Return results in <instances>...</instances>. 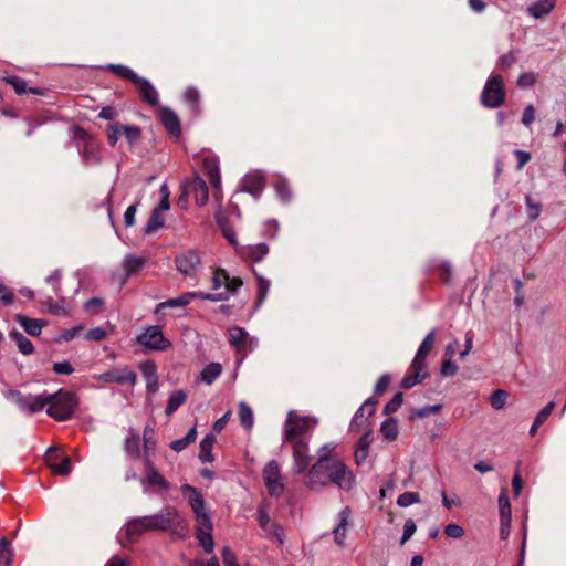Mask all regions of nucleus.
<instances>
[{"label":"nucleus","mask_w":566,"mask_h":566,"mask_svg":"<svg viewBox=\"0 0 566 566\" xmlns=\"http://www.w3.org/2000/svg\"><path fill=\"white\" fill-rule=\"evenodd\" d=\"M507 397L509 394L504 389L494 390L490 397L491 407L495 410L502 409L506 402Z\"/></svg>","instance_id":"603ef678"},{"label":"nucleus","mask_w":566,"mask_h":566,"mask_svg":"<svg viewBox=\"0 0 566 566\" xmlns=\"http://www.w3.org/2000/svg\"><path fill=\"white\" fill-rule=\"evenodd\" d=\"M216 442V436L208 433L200 441L199 459L202 463H210L214 460L212 454V448Z\"/></svg>","instance_id":"c756f323"},{"label":"nucleus","mask_w":566,"mask_h":566,"mask_svg":"<svg viewBox=\"0 0 566 566\" xmlns=\"http://www.w3.org/2000/svg\"><path fill=\"white\" fill-rule=\"evenodd\" d=\"M434 335H436L434 331L429 332L428 335L422 340V343L420 344V346L416 353V356L412 360L415 368L426 367L424 360H426L428 353L431 350V348L433 346Z\"/></svg>","instance_id":"bb28decb"},{"label":"nucleus","mask_w":566,"mask_h":566,"mask_svg":"<svg viewBox=\"0 0 566 566\" xmlns=\"http://www.w3.org/2000/svg\"><path fill=\"white\" fill-rule=\"evenodd\" d=\"M222 371V367L219 363L208 364L200 373V379L207 385H211Z\"/></svg>","instance_id":"c9c22d12"},{"label":"nucleus","mask_w":566,"mask_h":566,"mask_svg":"<svg viewBox=\"0 0 566 566\" xmlns=\"http://www.w3.org/2000/svg\"><path fill=\"white\" fill-rule=\"evenodd\" d=\"M186 399H187V394L185 390L179 389V390L174 391L168 398L166 410H165L166 415L171 416L174 412H176L178 410V408L181 407L186 402Z\"/></svg>","instance_id":"473e14b6"},{"label":"nucleus","mask_w":566,"mask_h":566,"mask_svg":"<svg viewBox=\"0 0 566 566\" xmlns=\"http://www.w3.org/2000/svg\"><path fill=\"white\" fill-rule=\"evenodd\" d=\"M186 190L191 193L195 198V201L199 206H205L209 200V189L206 180L196 175L186 185Z\"/></svg>","instance_id":"412c9836"},{"label":"nucleus","mask_w":566,"mask_h":566,"mask_svg":"<svg viewBox=\"0 0 566 566\" xmlns=\"http://www.w3.org/2000/svg\"><path fill=\"white\" fill-rule=\"evenodd\" d=\"M105 69L109 70L111 72H113L114 74H116L117 76H119L122 78L132 81L133 83L139 76L132 69H129L128 66H125L123 64H108L105 66Z\"/></svg>","instance_id":"a18cd8bd"},{"label":"nucleus","mask_w":566,"mask_h":566,"mask_svg":"<svg viewBox=\"0 0 566 566\" xmlns=\"http://www.w3.org/2000/svg\"><path fill=\"white\" fill-rule=\"evenodd\" d=\"M555 7L554 0H539L528 7L527 11L535 19H539L548 14Z\"/></svg>","instance_id":"2f4dec72"},{"label":"nucleus","mask_w":566,"mask_h":566,"mask_svg":"<svg viewBox=\"0 0 566 566\" xmlns=\"http://www.w3.org/2000/svg\"><path fill=\"white\" fill-rule=\"evenodd\" d=\"M197 438V429L193 427L191 428L187 434L184 437V438H180V439H177V440H174L169 447L176 451V452H181L184 451L190 443L195 442Z\"/></svg>","instance_id":"37998d69"},{"label":"nucleus","mask_w":566,"mask_h":566,"mask_svg":"<svg viewBox=\"0 0 566 566\" xmlns=\"http://www.w3.org/2000/svg\"><path fill=\"white\" fill-rule=\"evenodd\" d=\"M145 264V259L140 256H136L134 254H128L123 260V269L126 274L130 275L138 272Z\"/></svg>","instance_id":"58836bf2"},{"label":"nucleus","mask_w":566,"mask_h":566,"mask_svg":"<svg viewBox=\"0 0 566 566\" xmlns=\"http://www.w3.org/2000/svg\"><path fill=\"white\" fill-rule=\"evenodd\" d=\"M526 208H527V216L531 220H535L539 217L542 207L539 203L534 202L530 196H526L525 198Z\"/></svg>","instance_id":"e2e57ef3"},{"label":"nucleus","mask_w":566,"mask_h":566,"mask_svg":"<svg viewBox=\"0 0 566 566\" xmlns=\"http://www.w3.org/2000/svg\"><path fill=\"white\" fill-rule=\"evenodd\" d=\"M424 368L426 367L415 368L412 361L409 373L401 380V387L405 389H410L419 384L422 379H424Z\"/></svg>","instance_id":"7c9ffc66"},{"label":"nucleus","mask_w":566,"mask_h":566,"mask_svg":"<svg viewBox=\"0 0 566 566\" xmlns=\"http://www.w3.org/2000/svg\"><path fill=\"white\" fill-rule=\"evenodd\" d=\"M13 551L10 542L6 538L0 539V566H11L13 559Z\"/></svg>","instance_id":"09e8293b"},{"label":"nucleus","mask_w":566,"mask_h":566,"mask_svg":"<svg viewBox=\"0 0 566 566\" xmlns=\"http://www.w3.org/2000/svg\"><path fill=\"white\" fill-rule=\"evenodd\" d=\"M160 120L166 130L172 136H179L180 122L175 112L167 107L160 108Z\"/></svg>","instance_id":"a878e982"},{"label":"nucleus","mask_w":566,"mask_h":566,"mask_svg":"<svg viewBox=\"0 0 566 566\" xmlns=\"http://www.w3.org/2000/svg\"><path fill=\"white\" fill-rule=\"evenodd\" d=\"M274 188H275V191L279 196V198L283 201V202H287L291 200L292 198V192L290 190V187H289V184H287V180L283 177H279L277 180L275 181L274 184Z\"/></svg>","instance_id":"8fccbe9b"},{"label":"nucleus","mask_w":566,"mask_h":566,"mask_svg":"<svg viewBox=\"0 0 566 566\" xmlns=\"http://www.w3.org/2000/svg\"><path fill=\"white\" fill-rule=\"evenodd\" d=\"M308 441L305 439H297L295 441H283L284 444L291 446L292 457H293V465L292 472L293 474L303 473L310 464L311 455L308 449Z\"/></svg>","instance_id":"4468645a"},{"label":"nucleus","mask_w":566,"mask_h":566,"mask_svg":"<svg viewBox=\"0 0 566 566\" xmlns=\"http://www.w3.org/2000/svg\"><path fill=\"white\" fill-rule=\"evenodd\" d=\"M151 531L169 532L176 535H184L187 526L184 517L175 506H166L154 515H147Z\"/></svg>","instance_id":"f257e3e1"},{"label":"nucleus","mask_w":566,"mask_h":566,"mask_svg":"<svg viewBox=\"0 0 566 566\" xmlns=\"http://www.w3.org/2000/svg\"><path fill=\"white\" fill-rule=\"evenodd\" d=\"M315 426L314 418L290 410L283 427V441L310 440Z\"/></svg>","instance_id":"f03ea898"},{"label":"nucleus","mask_w":566,"mask_h":566,"mask_svg":"<svg viewBox=\"0 0 566 566\" xmlns=\"http://www.w3.org/2000/svg\"><path fill=\"white\" fill-rule=\"evenodd\" d=\"M165 218L163 217L161 212H158L156 210H151L150 217L145 226V233L150 234L156 232L158 229H160L164 226Z\"/></svg>","instance_id":"49530a36"},{"label":"nucleus","mask_w":566,"mask_h":566,"mask_svg":"<svg viewBox=\"0 0 566 566\" xmlns=\"http://www.w3.org/2000/svg\"><path fill=\"white\" fill-rule=\"evenodd\" d=\"M375 405L376 402L373 399H367L361 407L356 411V413L353 417L350 428L352 430H355V426L357 424V419L364 418V413L368 412V416L373 415L375 411Z\"/></svg>","instance_id":"3c124183"},{"label":"nucleus","mask_w":566,"mask_h":566,"mask_svg":"<svg viewBox=\"0 0 566 566\" xmlns=\"http://www.w3.org/2000/svg\"><path fill=\"white\" fill-rule=\"evenodd\" d=\"M139 369L145 378L147 392H157L159 388V382L156 364L151 360H143L139 364Z\"/></svg>","instance_id":"5701e85b"},{"label":"nucleus","mask_w":566,"mask_h":566,"mask_svg":"<svg viewBox=\"0 0 566 566\" xmlns=\"http://www.w3.org/2000/svg\"><path fill=\"white\" fill-rule=\"evenodd\" d=\"M122 128H123V133L125 135L127 143L130 146H134L140 138L139 127L132 125V126H123Z\"/></svg>","instance_id":"13d9d810"},{"label":"nucleus","mask_w":566,"mask_h":566,"mask_svg":"<svg viewBox=\"0 0 566 566\" xmlns=\"http://www.w3.org/2000/svg\"><path fill=\"white\" fill-rule=\"evenodd\" d=\"M269 253V248L265 243H259L247 248L244 255L252 262H260Z\"/></svg>","instance_id":"79ce46f5"},{"label":"nucleus","mask_w":566,"mask_h":566,"mask_svg":"<svg viewBox=\"0 0 566 566\" xmlns=\"http://www.w3.org/2000/svg\"><path fill=\"white\" fill-rule=\"evenodd\" d=\"M136 343L148 352H165L171 346V342L164 336L161 327L150 325L136 335Z\"/></svg>","instance_id":"423d86ee"},{"label":"nucleus","mask_w":566,"mask_h":566,"mask_svg":"<svg viewBox=\"0 0 566 566\" xmlns=\"http://www.w3.org/2000/svg\"><path fill=\"white\" fill-rule=\"evenodd\" d=\"M122 133L123 128L119 124H111L107 127V140L109 145L115 146Z\"/></svg>","instance_id":"0e129e2a"},{"label":"nucleus","mask_w":566,"mask_h":566,"mask_svg":"<svg viewBox=\"0 0 566 566\" xmlns=\"http://www.w3.org/2000/svg\"><path fill=\"white\" fill-rule=\"evenodd\" d=\"M53 371L57 375H71L74 368L69 361L63 360L53 364Z\"/></svg>","instance_id":"774afa93"},{"label":"nucleus","mask_w":566,"mask_h":566,"mask_svg":"<svg viewBox=\"0 0 566 566\" xmlns=\"http://www.w3.org/2000/svg\"><path fill=\"white\" fill-rule=\"evenodd\" d=\"M73 138L80 151L82 160L88 166H95L101 163L98 147L91 139L88 134L78 126L73 127Z\"/></svg>","instance_id":"1a4fd4ad"},{"label":"nucleus","mask_w":566,"mask_h":566,"mask_svg":"<svg viewBox=\"0 0 566 566\" xmlns=\"http://www.w3.org/2000/svg\"><path fill=\"white\" fill-rule=\"evenodd\" d=\"M255 277H256L258 287H256V301H255L254 311L260 308L261 305L263 304V302L265 301L266 295L270 290V285H271L270 281L268 279L263 277L262 275L255 273Z\"/></svg>","instance_id":"f704fd0d"},{"label":"nucleus","mask_w":566,"mask_h":566,"mask_svg":"<svg viewBox=\"0 0 566 566\" xmlns=\"http://www.w3.org/2000/svg\"><path fill=\"white\" fill-rule=\"evenodd\" d=\"M8 82L13 86L14 91L18 94H24L28 91L33 93V94H38L39 93V90H36V88H28L27 87V82L23 78L19 77V76H11V77H9Z\"/></svg>","instance_id":"5fc2aeb1"},{"label":"nucleus","mask_w":566,"mask_h":566,"mask_svg":"<svg viewBox=\"0 0 566 566\" xmlns=\"http://www.w3.org/2000/svg\"><path fill=\"white\" fill-rule=\"evenodd\" d=\"M264 187L263 176L259 172L245 175L240 182V190L252 195L258 199Z\"/></svg>","instance_id":"4be33fe9"},{"label":"nucleus","mask_w":566,"mask_h":566,"mask_svg":"<svg viewBox=\"0 0 566 566\" xmlns=\"http://www.w3.org/2000/svg\"><path fill=\"white\" fill-rule=\"evenodd\" d=\"M212 528V524L196 527V537L198 539L199 545L203 548L206 554H211L214 548Z\"/></svg>","instance_id":"cd10ccee"},{"label":"nucleus","mask_w":566,"mask_h":566,"mask_svg":"<svg viewBox=\"0 0 566 566\" xmlns=\"http://www.w3.org/2000/svg\"><path fill=\"white\" fill-rule=\"evenodd\" d=\"M500 521L503 524H511V504L505 489H502L499 495Z\"/></svg>","instance_id":"72a5a7b5"},{"label":"nucleus","mask_w":566,"mask_h":566,"mask_svg":"<svg viewBox=\"0 0 566 566\" xmlns=\"http://www.w3.org/2000/svg\"><path fill=\"white\" fill-rule=\"evenodd\" d=\"M224 277V290L221 292H217L216 294H226L227 298L224 301H228L230 296L242 286L243 282L239 277L230 276L228 272H226Z\"/></svg>","instance_id":"a19ab883"},{"label":"nucleus","mask_w":566,"mask_h":566,"mask_svg":"<svg viewBox=\"0 0 566 566\" xmlns=\"http://www.w3.org/2000/svg\"><path fill=\"white\" fill-rule=\"evenodd\" d=\"M44 459L48 467L53 473L57 475H67L71 473V460L59 448H49Z\"/></svg>","instance_id":"dca6fc26"},{"label":"nucleus","mask_w":566,"mask_h":566,"mask_svg":"<svg viewBox=\"0 0 566 566\" xmlns=\"http://www.w3.org/2000/svg\"><path fill=\"white\" fill-rule=\"evenodd\" d=\"M327 473L329 483L337 485L340 490L349 491L355 484V474L342 459L329 461Z\"/></svg>","instance_id":"9d476101"},{"label":"nucleus","mask_w":566,"mask_h":566,"mask_svg":"<svg viewBox=\"0 0 566 566\" xmlns=\"http://www.w3.org/2000/svg\"><path fill=\"white\" fill-rule=\"evenodd\" d=\"M443 531L450 538H460L464 535V530L460 525L453 523L446 525Z\"/></svg>","instance_id":"338daca9"},{"label":"nucleus","mask_w":566,"mask_h":566,"mask_svg":"<svg viewBox=\"0 0 566 566\" xmlns=\"http://www.w3.org/2000/svg\"><path fill=\"white\" fill-rule=\"evenodd\" d=\"M150 525L148 522V517L140 516V517H134L130 518L125 526L122 528V531L118 534L119 541H122L123 533H125L126 539L129 543L135 542L142 534L145 532H149ZM123 546H125L124 542H120Z\"/></svg>","instance_id":"6ab92c4d"},{"label":"nucleus","mask_w":566,"mask_h":566,"mask_svg":"<svg viewBox=\"0 0 566 566\" xmlns=\"http://www.w3.org/2000/svg\"><path fill=\"white\" fill-rule=\"evenodd\" d=\"M214 218H216V221L217 223L220 226V228L222 229V232H223V235L224 238L232 244V245H237V239H235V234L234 232L227 228L226 227V223L223 221V218L221 216V211L220 209L218 211H216L214 213Z\"/></svg>","instance_id":"6e6d98bb"},{"label":"nucleus","mask_w":566,"mask_h":566,"mask_svg":"<svg viewBox=\"0 0 566 566\" xmlns=\"http://www.w3.org/2000/svg\"><path fill=\"white\" fill-rule=\"evenodd\" d=\"M554 408L555 402L551 401L536 415L533 424L530 428L531 436H534L537 432L538 427L547 420Z\"/></svg>","instance_id":"ea45409f"},{"label":"nucleus","mask_w":566,"mask_h":566,"mask_svg":"<svg viewBox=\"0 0 566 566\" xmlns=\"http://www.w3.org/2000/svg\"><path fill=\"white\" fill-rule=\"evenodd\" d=\"M323 460L324 459L316 461L308 470L305 484L311 490H322L329 483V476L327 473L329 463L324 464Z\"/></svg>","instance_id":"a211bd4d"},{"label":"nucleus","mask_w":566,"mask_h":566,"mask_svg":"<svg viewBox=\"0 0 566 566\" xmlns=\"http://www.w3.org/2000/svg\"><path fill=\"white\" fill-rule=\"evenodd\" d=\"M262 478L268 493L272 497L277 499L283 494L285 484L277 461L271 460L264 465Z\"/></svg>","instance_id":"9b49d317"},{"label":"nucleus","mask_w":566,"mask_h":566,"mask_svg":"<svg viewBox=\"0 0 566 566\" xmlns=\"http://www.w3.org/2000/svg\"><path fill=\"white\" fill-rule=\"evenodd\" d=\"M403 396L401 392H397L394 397L388 401L384 408L385 415H391L396 412L402 405Z\"/></svg>","instance_id":"bf43d9fd"},{"label":"nucleus","mask_w":566,"mask_h":566,"mask_svg":"<svg viewBox=\"0 0 566 566\" xmlns=\"http://www.w3.org/2000/svg\"><path fill=\"white\" fill-rule=\"evenodd\" d=\"M144 458L149 455L150 451L155 449L156 441L154 439V430L150 427L144 429Z\"/></svg>","instance_id":"4d7b16f0"},{"label":"nucleus","mask_w":566,"mask_h":566,"mask_svg":"<svg viewBox=\"0 0 566 566\" xmlns=\"http://www.w3.org/2000/svg\"><path fill=\"white\" fill-rule=\"evenodd\" d=\"M201 298L203 301L210 302H222L227 298L226 294H209L203 292H186L175 298H169L165 302H160L157 304L155 308V313H159L164 308H175V307H185L187 306L191 300Z\"/></svg>","instance_id":"f8f14e48"},{"label":"nucleus","mask_w":566,"mask_h":566,"mask_svg":"<svg viewBox=\"0 0 566 566\" xmlns=\"http://www.w3.org/2000/svg\"><path fill=\"white\" fill-rule=\"evenodd\" d=\"M176 270L184 276L197 280V275L201 270V260L195 250H188L175 258Z\"/></svg>","instance_id":"ddd939ff"},{"label":"nucleus","mask_w":566,"mask_h":566,"mask_svg":"<svg viewBox=\"0 0 566 566\" xmlns=\"http://www.w3.org/2000/svg\"><path fill=\"white\" fill-rule=\"evenodd\" d=\"M441 409H442L441 405L424 406L422 408L417 409L413 412V417L424 418L430 415L438 413Z\"/></svg>","instance_id":"69168bd1"},{"label":"nucleus","mask_w":566,"mask_h":566,"mask_svg":"<svg viewBox=\"0 0 566 566\" xmlns=\"http://www.w3.org/2000/svg\"><path fill=\"white\" fill-rule=\"evenodd\" d=\"M15 321L31 336H39L43 327L48 324L45 319L30 318L25 315L18 314Z\"/></svg>","instance_id":"393cba45"},{"label":"nucleus","mask_w":566,"mask_h":566,"mask_svg":"<svg viewBox=\"0 0 566 566\" xmlns=\"http://www.w3.org/2000/svg\"><path fill=\"white\" fill-rule=\"evenodd\" d=\"M420 502V495L417 492H405L400 494L397 499V504L400 507H408L412 504H417Z\"/></svg>","instance_id":"864d4df0"},{"label":"nucleus","mask_w":566,"mask_h":566,"mask_svg":"<svg viewBox=\"0 0 566 566\" xmlns=\"http://www.w3.org/2000/svg\"><path fill=\"white\" fill-rule=\"evenodd\" d=\"M134 84L136 85L140 98L145 103L151 106L158 104V93L154 85L147 78L138 76L137 80H135Z\"/></svg>","instance_id":"b1692460"},{"label":"nucleus","mask_w":566,"mask_h":566,"mask_svg":"<svg viewBox=\"0 0 566 566\" xmlns=\"http://www.w3.org/2000/svg\"><path fill=\"white\" fill-rule=\"evenodd\" d=\"M145 475L140 479L142 484L157 486L164 491L170 489L169 482L159 473L155 468L154 462L150 460V455H146L144 459Z\"/></svg>","instance_id":"aec40b11"},{"label":"nucleus","mask_w":566,"mask_h":566,"mask_svg":"<svg viewBox=\"0 0 566 566\" xmlns=\"http://www.w3.org/2000/svg\"><path fill=\"white\" fill-rule=\"evenodd\" d=\"M96 379L106 384H129L135 386L137 382V375L129 367L124 366L107 370L96 376Z\"/></svg>","instance_id":"f3484780"},{"label":"nucleus","mask_w":566,"mask_h":566,"mask_svg":"<svg viewBox=\"0 0 566 566\" xmlns=\"http://www.w3.org/2000/svg\"><path fill=\"white\" fill-rule=\"evenodd\" d=\"M46 413L57 421H65L72 417L76 407V399L69 391L59 390L54 394H48Z\"/></svg>","instance_id":"7ed1b4c3"},{"label":"nucleus","mask_w":566,"mask_h":566,"mask_svg":"<svg viewBox=\"0 0 566 566\" xmlns=\"http://www.w3.org/2000/svg\"><path fill=\"white\" fill-rule=\"evenodd\" d=\"M125 451L128 455L138 457L139 455V434L138 432L130 430L129 434L125 440Z\"/></svg>","instance_id":"de8ad7c7"},{"label":"nucleus","mask_w":566,"mask_h":566,"mask_svg":"<svg viewBox=\"0 0 566 566\" xmlns=\"http://www.w3.org/2000/svg\"><path fill=\"white\" fill-rule=\"evenodd\" d=\"M337 525L333 530L334 539L338 545H344L349 520V509H343L337 515Z\"/></svg>","instance_id":"c85d7f7f"},{"label":"nucleus","mask_w":566,"mask_h":566,"mask_svg":"<svg viewBox=\"0 0 566 566\" xmlns=\"http://www.w3.org/2000/svg\"><path fill=\"white\" fill-rule=\"evenodd\" d=\"M184 99L193 109H196L200 99L199 91L195 87H188L184 93Z\"/></svg>","instance_id":"052dcab7"},{"label":"nucleus","mask_w":566,"mask_h":566,"mask_svg":"<svg viewBox=\"0 0 566 566\" xmlns=\"http://www.w3.org/2000/svg\"><path fill=\"white\" fill-rule=\"evenodd\" d=\"M229 343L235 348L238 358V364H241L249 353L253 352L259 344V340L255 336H250L249 333L240 327L234 326L231 327L228 332Z\"/></svg>","instance_id":"0eeeda50"},{"label":"nucleus","mask_w":566,"mask_h":566,"mask_svg":"<svg viewBox=\"0 0 566 566\" xmlns=\"http://www.w3.org/2000/svg\"><path fill=\"white\" fill-rule=\"evenodd\" d=\"M238 415L242 427L251 430L254 424V416L252 409L243 401L238 406Z\"/></svg>","instance_id":"4c0bfd02"},{"label":"nucleus","mask_w":566,"mask_h":566,"mask_svg":"<svg viewBox=\"0 0 566 566\" xmlns=\"http://www.w3.org/2000/svg\"><path fill=\"white\" fill-rule=\"evenodd\" d=\"M61 277H62V272L60 269H56L45 280L48 284L52 285L53 292L55 293L56 296L61 295V286H60Z\"/></svg>","instance_id":"680f3d73"},{"label":"nucleus","mask_w":566,"mask_h":566,"mask_svg":"<svg viewBox=\"0 0 566 566\" xmlns=\"http://www.w3.org/2000/svg\"><path fill=\"white\" fill-rule=\"evenodd\" d=\"M202 169L213 187V197L221 201V177L219 169V158L216 155L207 154L202 157Z\"/></svg>","instance_id":"2eb2a0df"},{"label":"nucleus","mask_w":566,"mask_h":566,"mask_svg":"<svg viewBox=\"0 0 566 566\" xmlns=\"http://www.w3.org/2000/svg\"><path fill=\"white\" fill-rule=\"evenodd\" d=\"M10 337L15 342L19 350L23 355H31L34 350L32 342L18 331L10 332Z\"/></svg>","instance_id":"e433bc0d"},{"label":"nucleus","mask_w":566,"mask_h":566,"mask_svg":"<svg viewBox=\"0 0 566 566\" xmlns=\"http://www.w3.org/2000/svg\"><path fill=\"white\" fill-rule=\"evenodd\" d=\"M3 395L6 399L12 401L21 411H25L30 415L43 410L48 405V394L23 395L19 390L11 389L6 391Z\"/></svg>","instance_id":"39448f33"},{"label":"nucleus","mask_w":566,"mask_h":566,"mask_svg":"<svg viewBox=\"0 0 566 566\" xmlns=\"http://www.w3.org/2000/svg\"><path fill=\"white\" fill-rule=\"evenodd\" d=\"M505 101V90L503 80L497 74H492L481 93V103L486 108H496Z\"/></svg>","instance_id":"6e6552de"},{"label":"nucleus","mask_w":566,"mask_h":566,"mask_svg":"<svg viewBox=\"0 0 566 566\" xmlns=\"http://www.w3.org/2000/svg\"><path fill=\"white\" fill-rule=\"evenodd\" d=\"M382 437L389 441H394L398 437V422L394 418L385 420L380 426Z\"/></svg>","instance_id":"c03bdc74"},{"label":"nucleus","mask_w":566,"mask_h":566,"mask_svg":"<svg viewBox=\"0 0 566 566\" xmlns=\"http://www.w3.org/2000/svg\"><path fill=\"white\" fill-rule=\"evenodd\" d=\"M180 491L193 512L196 527L212 524L210 511L198 490L190 484H182Z\"/></svg>","instance_id":"20e7f679"}]
</instances>
